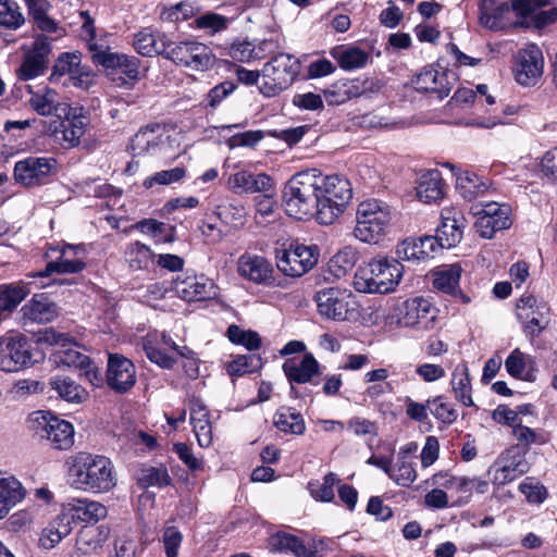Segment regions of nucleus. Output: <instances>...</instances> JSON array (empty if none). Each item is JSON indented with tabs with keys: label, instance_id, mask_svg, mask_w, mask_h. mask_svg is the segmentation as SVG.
<instances>
[{
	"label": "nucleus",
	"instance_id": "39",
	"mask_svg": "<svg viewBox=\"0 0 557 557\" xmlns=\"http://www.w3.org/2000/svg\"><path fill=\"white\" fill-rule=\"evenodd\" d=\"M30 98L28 99L29 107L39 115L49 116L59 114L62 111L64 103L59 102L58 92L49 86H44L37 90H33L28 86Z\"/></svg>",
	"mask_w": 557,
	"mask_h": 557
},
{
	"label": "nucleus",
	"instance_id": "4",
	"mask_svg": "<svg viewBox=\"0 0 557 557\" xmlns=\"http://www.w3.org/2000/svg\"><path fill=\"white\" fill-rule=\"evenodd\" d=\"M317 185H319L320 215L318 223L331 225L339 218L352 198L350 182L343 175H323L314 169Z\"/></svg>",
	"mask_w": 557,
	"mask_h": 557
},
{
	"label": "nucleus",
	"instance_id": "32",
	"mask_svg": "<svg viewBox=\"0 0 557 557\" xmlns=\"http://www.w3.org/2000/svg\"><path fill=\"white\" fill-rule=\"evenodd\" d=\"M268 548L271 553H292L296 557H322L315 548H308L304 540L285 531L271 534Z\"/></svg>",
	"mask_w": 557,
	"mask_h": 557
},
{
	"label": "nucleus",
	"instance_id": "12",
	"mask_svg": "<svg viewBox=\"0 0 557 557\" xmlns=\"http://www.w3.org/2000/svg\"><path fill=\"white\" fill-rule=\"evenodd\" d=\"M516 306L521 311L518 313V318L523 321L524 335L533 347L544 348L540 336L549 323L550 308L548 304L532 294H523Z\"/></svg>",
	"mask_w": 557,
	"mask_h": 557
},
{
	"label": "nucleus",
	"instance_id": "40",
	"mask_svg": "<svg viewBox=\"0 0 557 557\" xmlns=\"http://www.w3.org/2000/svg\"><path fill=\"white\" fill-rule=\"evenodd\" d=\"M111 529L107 524H85L77 534L78 549L84 554L95 553L101 549L109 540Z\"/></svg>",
	"mask_w": 557,
	"mask_h": 557
},
{
	"label": "nucleus",
	"instance_id": "61",
	"mask_svg": "<svg viewBox=\"0 0 557 557\" xmlns=\"http://www.w3.org/2000/svg\"><path fill=\"white\" fill-rule=\"evenodd\" d=\"M389 478L399 486L409 487L417 479L414 462L397 459L389 473Z\"/></svg>",
	"mask_w": 557,
	"mask_h": 557
},
{
	"label": "nucleus",
	"instance_id": "23",
	"mask_svg": "<svg viewBox=\"0 0 557 557\" xmlns=\"http://www.w3.org/2000/svg\"><path fill=\"white\" fill-rule=\"evenodd\" d=\"M172 289L183 300L205 301L215 296V285L212 280L201 275H177L172 282Z\"/></svg>",
	"mask_w": 557,
	"mask_h": 557
},
{
	"label": "nucleus",
	"instance_id": "21",
	"mask_svg": "<svg viewBox=\"0 0 557 557\" xmlns=\"http://www.w3.org/2000/svg\"><path fill=\"white\" fill-rule=\"evenodd\" d=\"M106 382L108 387L116 394L129 392L137 382L133 361L117 352L109 354Z\"/></svg>",
	"mask_w": 557,
	"mask_h": 557
},
{
	"label": "nucleus",
	"instance_id": "2",
	"mask_svg": "<svg viewBox=\"0 0 557 557\" xmlns=\"http://www.w3.org/2000/svg\"><path fill=\"white\" fill-rule=\"evenodd\" d=\"M314 169L294 174L284 185L282 202L288 216L307 221L320 215L319 185Z\"/></svg>",
	"mask_w": 557,
	"mask_h": 557
},
{
	"label": "nucleus",
	"instance_id": "34",
	"mask_svg": "<svg viewBox=\"0 0 557 557\" xmlns=\"http://www.w3.org/2000/svg\"><path fill=\"white\" fill-rule=\"evenodd\" d=\"M230 183L233 188L243 193H273V178L267 173H253L248 170H242L230 176Z\"/></svg>",
	"mask_w": 557,
	"mask_h": 557
},
{
	"label": "nucleus",
	"instance_id": "46",
	"mask_svg": "<svg viewBox=\"0 0 557 557\" xmlns=\"http://www.w3.org/2000/svg\"><path fill=\"white\" fill-rule=\"evenodd\" d=\"M26 491L14 476L0 479V519L25 498Z\"/></svg>",
	"mask_w": 557,
	"mask_h": 557
},
{
	"label": "nucleus",
	"instance_id": "52",
	"mask_svg": "<svg viewBox=\"0 0 557 557\" xmlns=\"http://www.w3.org/2000/svg\"><path fill=\"white\" fill-rule=\"evenodd\" d=\"M262 366L263 361L259 355H238L226 364V372L232 377H239L258 372Z\"/></svg>",
	"mask_w": 557,
	"mask_h": 557
},
{
	"label": "nucleus",
	"instance_id": "38",
	"mask_svg": "<svg viewBox=\"0 0 557 557\" xmlns=\"http://www.w3.org/2000/svg\"><path fill=\"white\" fill-rule=\"evenodd\" d=\"M273 425L287 435L300 436L306 433V421L295 407L282 405L273 414Z\"/></svg>",
	"mask_w": 557,
	"mask_h": 557
},
{
	"label": "nucleus",
	"instance_id": "16",
	"mask_svg": "<svg viewBox=\"0 0 557 557\" xmlns=\"http://www.w3.org/2000/svg\"><path fill=\"white\" fill-rule=\"evenodd\" d=\"M61 112L64 115L58 114L60 124L54 129V136L63 141L65 148L77 147L89 125V115L83 106L72 107L67 103H64Z\"/></svg>",
	"mask_w": 557,
	"mask_h": 557
},
{
	"label": "nucleus",
	"instance_id": "25",
	"mask_svg": "<svg viewBox=\"0 0 557 557\" xmlns=\"http://www.w3.org/2000/svg\"><path fill=\"white\" fill-rule=\"evenodd\" d=\"M510 207L497 202H488L475 222L476 232L481 237L491 239L496 232L511 226Z\"/></svg>",
	"mask_w": 557,
	"mask_h": 557
},
{
	"label": "nucleus",
	"instance_id": "47",
	"mask_svg": "<svg viewBox=\"0 0 557 557\" xmlns=\"http://www.w3.org/2000/svg\"><path fill=\"white\" fill-rule=\"evenodd\" d=\"M72 530L73 525L70 524V520L61 512L41 531L39 546L45 549H51L70 535Z\"/></svg>",
	"mask_w": 557,
	"mask_h": 557
},
{
	"label": "nucleus",
	"instance_id": "18",
	"mask_svg": "<svg viewBox=\"0 0 557 557\" xmlns=\"http://www.w3.org/2000/svg\"><path fill=\"white\" fill-rule=\"evenodd\" d=\"M64 75H69L71 84L75 87L88 88L91 85V70L88 65L82 64L79 51L60 53L52 65L49 81L59 82Z\"/></svg>",
	"mask_w": 557,
	"mask_h": 557
},
{
	"label": "nucleus",
	"instance_id": "15",
	"mask_svg": "<svg viewBox=\"0 0 557 557\" xmlns=\"http://www.w3.org/2000/svg\"><path fill=\"white\" fill-rule=\"evenodd\" d=\"M57 160L45 157H27L15 163L13 176L25 187L46 185L57 172Z\"/></svg>",
	"mask_w": 557,
	"mask_h": 557
},
{
	"label": "nucleus",
	"instance_id": "31",
	"mask_svg": "<svg viewBox=\"0 0 557 557\" xmlns=\"http://www.w3.org/2000/svg\"><path fill=\"white\" fill-rule=\"evenodd\" d=\"M170 38L152 27H144L134 35L133 47L135 51L146 58L161 55L165 58Z\"/></svg>",
	"mask_w": 557,
	"mask_h": 557
},
{
	"label": "nucleus",
	"instance_id": "63",
	"mask_svg": "<svg viewBox=\"0 0 557 557\" xmlns=\"http://www.w3.org/2000/svg\"><path fill=\"white\" fill-rule=\"evenodd\" d=\"M227 17L224 15L207 12L200 16H196L191 26L198 29H206L210 34L219 33L227 28Z\"/></svg>",
	"mask_w": 557,
	"mask_h": 557
},
{
	"label": "nucleus",
	"instance_id": "14",
	"mask_svg": "<svg viewBox=\"0 0 557 557\" xmlns=\"http://www.w3.org/2000/svg\"><path fill=\"white\" fill-rule=\"evenodd\" d=\"M462 271L458 262L445 264L432 270L431 278L434 290L448 296L456 304L467 306L476 298V293L470 287H460Z\"/></svg>",
	"mask_w": 557,
	"mask_h": 557
},
{
	"label": "nucleus",
	"instance_id": "42",
	"mask_svg": "<svg viewBox=\"0 0 557 557\" xmlns=\"http://www.w3.org/2000/svg\"><path fill=\"white\" fill-rule=\"evenodd\" d=\"M512 435L517 440V444L510 446L508 453L511 455L512 453L522 455L523 458H525L527 454L530 451L531 445H544L548 443L550 438L547 431L543 429L533 430L522 423L513 430Z\"/></svg>",
	"mask_w": 557,
	"mask_h": 557
},
{
	"label": "nucleus",
	"instance_id": "3",
	"mask_svg": "<svg viewBox=\"0 0 557 557\" xmlns=\"http://www.w3.org/2000/svg\"><path fill=\"white\" fill-rule=\"evenodd\" d=\"M403 274L404 265L398 259H372L357 269L352 285L359 293L388 294L395 290Z\"/></svg>",
	"mask_w": 557,
	"mask_h": 557
},
{
	"label": "nucleus",
	"instance_id": "19",
	"mask_svg": "<svg viewBox=\"0 0 557 557\" xmlns=\"http://www.w3.org/2000/svg\"><path fill=\"white\" fill-rule=\"evenodd\" d=\"M51 51V39L44 34L37 35L16 71L18 79L29 81L44 75L48 69V58Z\"/></svg>",
	"mask_w": 557,
	"mask_h": 557
},
{
	"label": "nucleus",
	"instance_id": "10",
	"mask_svg": "<svg viewBox=\"0 0 557 557\" xmlns=\"http://www.w3.org/2000/svg\"><path fill=\"white\" fill-rule=\"evenodd\" d=\"M320 249L317 245H305L292 240L286 247L275 248V263L277 270L285 276L301 277L318 263Z\"/></svg>",
	"mask_w": 557,
	"mask_h": 557
},
{
	"label": "nucleus",
	"instance_id": "6",
	"mask_svg": "<svg viewBox=\"0 0 557 557\" xmlns=\"http://www.w3.org/2000/svg\"><path fill=\"white\" fill-rule=\"evenodd\" d=\"M392 221L391 207L379 199L361 201L356 209L354 236L362 243L379 244L387 234Z\"/></svg>",
	"mask_w": 557,
	"mask_h": 557
},
{
	"label": "nucleus",
	"instance_id": "20",
	"mask_svg": "<svg viewBox=\"0 0 557 557\" xmlns=\"http://www.w3.org/2000/svg\"><path fill=\"white\" fill-rule=\"evenodd\" d=\"M543 53L536 45L520 49L512 67L516 82L522 86H534L543 74Z\"/></svg>",
	"mask_w": 557,
	"mask_h": 557
},
{
	"label": "nucleus",
	"instance_id": "7",
	"mask_svg": "<svg viewBox=\"0 0 557 557\" xmlns=\"http://www.w3.org/2000/svg\"><path fill=\"white\" fill-rule=\"evenodd\" d=\"M91 61L102 66L107 77L117 87H132L139 79L141 61L135 55L111 52L109 47L90 44Z\"/></svg>",
	"mask_w": 557,
	"mask_h": 557
},
{
	"label": "nucleus",
	"instance_id": "24",
	"mask_svg": "<svg viewBox=\"0 0 557 557\" xmlns=\"http://www.w3.org/2000/svg\"><path fill=\"white\" fill-rule=\"evenodd\" d=\"M20 314V322L24 326L34 323L46 324L59 315V307L48 293H38L21 308Z\"/></svg>",
	"mask_w": 557,
	"mask_h": 557
},
{
	"label": "nucleus",
	"instance_id": "50",
	"mask_svg": "<svg viewBox=\"0 0 557 557\" xmlns=\"http://www.w3.org/2000/svg\"><path fill=\"white\" fill-rule=\"evenodd\" d=\"M173 479L171 478L165 466L159 467L146 466L139 469L137 476V486L141 490L149 487L164 488L172 485Z\"/></svg>",
	"mask_w": 557,
	"mask_h": 557
},
{
	"label": "nucleus",
	"instance_id": "57",
	"mask_svg": "<svg viewBox=\"0 0 557 557\" xmlns=\"http://www.w3.org/2000/svg\"><path fill=\"white\" fill-rule=\"evenodd\" d=\"M24 23L25 17L15 0H0V27L16 30Z\"/></svg>",
	"mask_w": 557,
	"mask_h": 557
},
{
	"label": "nucleus",
	"instance_id": "13",
	"mask_svg": "<svg viewBox=\"0 0 557 557\" xmlns=\"http://www.w3.org/2000/svg\"><path fill=\"white\" fill-rule=\"evenodd\" d=\"M166 60L194 71H208L215 65V55L205 44L196 40L172 41L170 39Z\"/></svg>",
	"mask_w": 557,
	"mask_h": 557
},
{
	"label": "nucleus",
	"instance_id": "62",
	"mask_svg": "<svg viewBox=\"0 0 557 557\" xmlns=\"http://www.w3.org/2000/svg\"><path fill=\"white\" fill-rule=\"evenodd\" d=\"M511 4L497 7L495 10L480 12V22L491 30H500L507 26L506 15L510 13Z\"/></svg>",
	"mask_w": 557,
	"mask_h": 557
},
{
	"label": "nucleus",
	"instance_id": "26",
	"mask_svg": "<svg viewBox=\"0 0 557 557\" xmlns=\"http://www.w3.org/2000/svg\"><path fill=\"white\" fill-rule=\"evenodd\" d=\"M466 218L462 212L454 207H445L441 211V224L436 227L435 236L440 240L441 248L456 247L462 239L466 227Z\"/></svg>",
	"mask_w": 557,
	"mask_h": 557
},
{
	"label": "nucleus",
	"instance_id": "22",
	"mask_svg": "<svg viewBox=\"0 0 557 557\" xmlns=\"http://www.w3.org/2000/svg\"><path fill=\"white\" fill-rule=\"evenodd\" d=\"M36 414L37 429L46 432V437L53 448L66 450L73 446L74 426L71 422L60 419L50 411H37Z\"/></svg>",
	"mask_w": 557,
	"mask_h": 557
},
{
	"label": "nucleus",
	"instance_id": "44",
	"mask_svg": "<svg viewBox=\"0 0 557 557\" xmlns=\"http://www.w3.org/2000/svg\"><path fill=\"white\" fill-rule=\"evenodd\" d=\"M450 386L457 401L466 407L474 406L471 376L467 362H460L455 367L451 373Z\"/></svg>",
	"mask_w": 557,
	"mask_h": 557
},
{
	"label": "nucleus",
	"instance_id": "11",
	"mask_svg": "<svg viewBox=\"0 0 557 557\" xmlns=\"http://www.w3.org/2000/svg\"><path fill=\"white\" fill-rule=\"evenodd\" d=\"M438 309L426 297L398 299L392 307V317L405 327L430 330L437 320Z\"/></svg>",
	"mask_w": 557,
	"mask_h": 557
},
{
	"label": "nucleus",
	"instance_id": "58",
	"mask_svg": "<svg viewBox=\"0 0 557 557\" xmlns=\"http://www.w3.org/2000/svg\"><path fill=\"white\" fill-rule=\"evenodd\" d=\"M228 341L235 345H242L250 351L258 350L262 346V339L258 332L243 330L237 324H231L226 330Z\"/></svg>",
	"mask_w": 557,
	"mask_h": 557
},
{
	"label": "nucleus",
	"instance_id": "43",
	"mask_svg": "<svg viewBox=\"0 0 557 557\" xmlns=\"http://www.w3.org/2000/svg\"><path fill=\"white\" fill-rule=\"evenodd\" d=\"M132 227L141 234L150 236L157 245L171 244L176 240V227L174 225L152 218L139 220Z\"/></svg>",
	"mask_w": 557,
	"mask_h": 557
},
{
	"label": "nucleus",
	"instance_id": "59",
	"mask_svg": "<svg viewBox=\"0 0 557 557\" xmlns=\"http://www.w3.org/2000/svg\"><path fill=\"white\" fill-rule=\"evenodd\" d=\"M338 482L337 475L334 472H329L324 475L322 483L309 482L308 488L315 500L329 503L334 499V485Z\"/></svg>",
	"mask_w": 557,
	"mask_h": 557
},
{
	"label": "nucleus",
	"instance_id": "9",
	"mask_svg": "<svg viewBox=\"0 0 557 557\" xmlns=\"http://www.w3.org/2000/svg\"><path fill=\"white\" fill-rule=\"evenodd\" d=\"M458 79L459 75L449 69V62L440 57L434 64L424 66L413 75L411 85L416 91L441 101L448 97Z\"/></svg>",
	"mask_w": 557,
	"mask_h": 557
},
{
	"label": "nucleus",
	"instance_id": "45",
	"mask_svg": "<svg viewBox=\"0 0 557 557\" xmlns=\"http://www.w3.org/2000/svg\"><path fill=\"white\" fill-rule=\"evenodd\" d=\"M490 185L487 178L479 176L471 171H463L456 178V189L467 201H472L479 196H483L488 190Z\"/></svg>",
	"mask_w": 557,
	"mask_h": 557
},
{
	"label": "nucleus",
	"instance_id": "41",
	"mask_svg": "<svg viewBox=\"0 0 557 557\" xmlns=\"http://www.w3.org/2000/svg\"><path fill=\"white\" fill-rule=\"evenodd\" d=\"M29 294V284L23 281L0 284V319L11 314Z\"/></svg>",
	"mask_w": 557,
	"mask_h": 557
},
{
	"label": "nucleus",
	"instance_id": "36",
	"mask_svg": "<svg viewBox=\"0 0 557 557\" xmlns=\"http://www.w3.org/2000/svg\"><path fill=\"white\" fill-rule=\"evenodd\" d=\"M329 53L344 71L362 69L370 60L369 52L351 44L336 45Z\"/></svg>",
	"mask_w": 557,
	"mask_h": 557
},
{
	"label": "nucleus",
	"instance_id": "1",
	"mask_svg": "<svg viewBox=\"0 0 557 557\" xmlns=\"http://www.w3.org/2000/svg\"><path fill=\"white\" fill-rule=\"evenodd\" d=\"M66 466L69 480L77 490L101 494L116 485L113 462L103 455L78 451L66 459Z\"/></svg>",
	"mask_w": 557,
	"mask_h": 557
},
{
	"label": "nucleus",
	"instance_id": "35",
	"mask_svg": "<svg viewBox=\"0 0 557 557\" xmlns=\"http://www.w3.org/2000/svg\"><path fill=\"white\" fill-rule=\"evenodd\" d=\"M446 184L442 177V173L437 169L423 172L416 186L418 198L424 203H435L443 199L445 195Z\"/></svg>",
	"mask_w": 557,
	"mask_h": 557
},
{
	"label": "nucleus",
	"instance_id": "8",
	"mask_svg": "<svg viewBox=\"0 0 557 557\" xmlns=\"http://www.w3.org/2000/svg\"><path fill=\"white\" fill-rule=\"evenodd\" d=\"M300 72V62L289 53L280 52L268 61L262 70L259 89L265 97H275L288 89Z\"/></svg>",
	"mask_w": 557,
	"mask_h": 557
},
{
	"label": "nucleus",
	"instance_id": "33",
	"mask_svg": "<svg viewBox=\"0 0 557 557\" xmlns=\"http://www.w3.org/2000/svg\"><path fill=\"white\" fill-rule=\"evenodd\" d=\"M372 86L373 82L367 77L339 79L333 83L331 88L324 91V95L331 103H343L366 94L372 89Z\"/></svg>",
	"mask_w": 557,
	"mask_h": 557
},
{
	"label": "nucleus",
	"instance_id": "56",
	"mask_svg": "<svg viewBox=\"0 0 557 557\" xmlns=\"http://www.w3.org/2000/svg\"><path fill=\"white\" fill-rule=\"evenodd\" d=\"M428 407L432 416L445 425H451L458 419V411L451 403L447 401L444 395L429 398Z\"/></svg>",
	"mask_w": 557,
	"mask_h": 557
},
{
	"label": "nucleus",
	"instance_id": "64",
	"mask_svg": "<svg viewBox=\"0 0 557 557\" xmlns=\"http://www.w3.org/2000/svg\"><path fill=\"white\" fill-rule=\"evenodd\" d=\"M186 176V169L183 166H176L171 170H163L154 173L144 181L146 188H151L154 185H170L172 183L180 182Z\"/></svg>",
	"mask_w": 557,
	"mask_h": 557
},
{
	"label": "nucleus",
	"instance_id": "17",
	"mask_svg": "<svg viewBox=\"0 0 557 557\" xmlns=\"http://www.w3.org/2000/svg\"><path fill=\"white\" fill-rule=\"evenodd\" d=\"M282 370L290 385L289 395L294 399L304 398L305 394L300 393L295 384H319L314 381L315 376L321 375V366L312 352H306L301 360L296 358H287L282 364Z\"/></svg>",
	"mask_w": 557,
	"mask_h": 557
},
{
	"label": "nucleus",
	"instance_id": "5",
	"mask_svg": "<svg viewBox=\"0 0 557 557\" xmlns=\"http://www.w3.org/2000/svg\"><path fill=\"white\" fill-rule=\"evenodd\" d=\"M44 348L34 338L17 332H8L0 337V370L18 372L45 360Z\"/></svg>",
	"mask_w": 557,
	"mask_h": 557
},
{
	"label": "nucleus",
	"instance_id": "28",
	"mask_svg": "<svg viewBox=\"0 0 557 557\" xmlns=\"http://www.w3.org/2000/svg\"><path fill=\"white\" fill-rule=\"evenodd\" d=\"M238 273L242 277L259 285L272 286L275 282L273 264L258 255L248 252L242 255L238 259Z\"/></svg>",
	"mask_w": 557,
	"mask_h": 557
},
{
	"label": "nucleus",
	"instance_id": "29",
	"mask_svg": "<svg viewBox=\"0 0 557 557\" xmlns=\"http://www.w3.org/2000/svg\"><path fill=\"white\" fill-rule=\"evenodd\" d=\"M313 300L321 317L333 321H344L347 319L348 302L346 301L345 293L339 288L329 287L320 289L315 293Z\"/></svg>",
	"mask_w": 557,
	"mask_h": 557
},
{
	"label": "nucleus",
	"instance_id": "30",
	"mask_svg": "<svg viewBox=\"0 0 557 557\" xmlns=\"http://www.w3.org/2000/svg\"><path fill=\"white\" fill-rule=\"evenodd\" d=\"M62 513L70 520L71 525L77 522L97 524L108 516V508L96 500L74 498L63 507Z\"/></svg>",
	"mask_w": 557,
	"mask_h": 557
},
{
	"label": "nucleus",
	"instance_id": "51",
	"mask_svg": "<svg viewBox=\"0 0 557 557\" xmlns=\"http://www.w3.org/2000/svg\"><path fill=\"white\" fill-rule=\"evenodd\" d=\"M160 131L159 123H149L141 126L131 138L127 151L133 157L144 156L152 145L157 144V133Z\"/></svg>",
	"mask_w": 557,
	"mask_h": 557
},
{
	"label": "nucleus",
	"instance_id": "55",
	"mask_svg": "<svg viewBox=\"0 0 557 557\" xmlns=\"http://www.w3.org/2000/svg\"><path fill=\"white\" fill-rule=\"evenodd\" d=\"M89 356L72 347H60L52 351L51 360L57 367L76 368L82 370L89 364Z\"/></svg>",
	"mask_w": 557,
	"mask_h": 557
},
{
	"label": "nucleus",
	"instance_id": "48",
	"mask_svg": "<svg viewBox=\"0 0 557 557\" xmlns=\"http://www.w3.org/2000/svg\"><path fill=\"white\" fill-rule=\"evenodd\" d=\"M124 257L132 271H148L156 260L152 249L139 240L126 246Z\"/></svg>",
	"mask_w": 557,
	"mask_h": 557
},
{
	"label": "nucleus",
	"instance_id": "27",
	"mask_svg": "<svg viewBox=\"0 0 557 557\" xmlns=\"http://www.w3.org/2000/svg\"><path fill=\"white\" fill-rule=\"evenodd\" d=\"M78 250H83L81 246H74L70 244H65L63 246L60 245H49L45 258H50V252H59V257L55 260H50L47 262L46 268L38 272L35 276H50L52 273L59 274H73L79 273L86 268V263L83 260H64V256L73 255L76 256Z\"/></svg>",
	"mask_w": 557,
	"mask_h": 557
},
{
	"label": "nucleus",
	"instance_id": "53",
	"mask_svg": "<svg viewBox=\"0 0 557 557\" xmlns=\"http://www.w3.org/2000/svg\"><path fill=\"white\" fill-rule=\"evenodd\" d=\"M357 260V251L350 246H346L330 259L327 268L334 277L341 278L352 270Z\"/></svg>",
	"mask_w": 557,
	"mask_h": 557
},
{
	"label": "nucleus",
	"instance_id": "54",
	"mask_svg": "<svg viewBox=\"0 0 557 557\" xmlns=\"http://www.w3.org/2000/svg\"><path fill=\"white\" fill-rule=\"evenodd\" d=\"M198 12L199 8L186 0L170 7L163 5L159 17L162 22L176 24L195 17Z\"/></svg>",
	"mask_w": 557,
	"mask_h": 557
},
{
	"label": "nucleus",
	"instance_id": "49",
	"mask_svg": "<svg viewBox=\"0 0 557 557\" xmlns=\"http://www.w3.org/2000/svg\"><path fill=\"white\" fill-rule=\"evenodd\" d=\"M504 461L505 465L495 472L494 476L495 482L500 485L508 484L529 471V463L522 455L516 453L511 455L507 449Z\"/></svg>",
	"mask_w": 557,
	"mask_h": 557
},
{
	"label": "nucleus",
	"instance_id": "37",
	"mask_svg": "<svg viewBox=\"0 0 557 557\" xmlns=\"http://www.w3.org/2000/svg\"><path fill=\"white\" fill-rule=\"evenodd\" d=\"M55 392L57 396L70 404H83L89 398V393L76 381L67 375H53L48 381V391Z\"/></svg>",
	"mask_w": 557,
	"mask_h": 557
},
{
	"label": "nucleus",
	"instance_id": "60",
	"mask_svg": "<svg viewBox=\"0 0 557 557\" xmlns=\"http://www.w3.org/2000/svg\"><path fill=\"white\" fill-rule=\"evenodd\" d=\"M398 260L420 262L428 260V252L420 249L417 237H407L396 246Z\"/></svg>",
	"mask_w": 557,
	"mask_h": 557
}]
</instances>
